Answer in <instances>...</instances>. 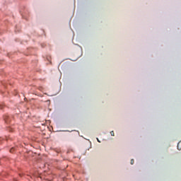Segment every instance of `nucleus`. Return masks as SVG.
<instances>
[{"label": "nucleus", "mask_w": 181, "mask_h": 181, "mask_svg": "<svg viewBox=\"0 0 181 181\" xmlns=\"http://www.w3.org/2000/svg\"><path fill=\"white\" fill-rule=\"evenodd\" d=\"M4 121L7 124H9V117L8 116H4Z\"/></svg>", "instance_id": "nucleus-1"}, {"label": "nucleus", "mask_w": 181, "mask_h": 181, "mask_svg": "<svg viewBox=\"0 0 181 181\" xmlns=\"http://www.w3.org/2000/svg\"><path fill=\"white\" fill-rule=\"evenodd\" d=\"M177 148L178 151H181V141L177 144Z\"/></svg>", "instance_id": "nucleus-2"}, {"label": "nucleus", "mask_w": 181, "mask_h": 181, "mask_svg": "<svg viewBox=\"0 0 181 181\" xmlns=\"http://www.w3.org/2000/svg\"><path fill=\"white\" fill-rule=\"evenodd\" d=\"M15 149H16V148H13H13H11V150H10V152H11V153H13V152H14Z\"/></svg>", "instance_id": "nucleus-3"}, {"label": "nucleus", "mask_w": 181, "mask_h": 181, "mask_svg": "<svg viewBox=\"0 0 181 181\" xmlns=\"http://www.w3.org/2000/svg\"><path fill=\"white\" fill-rule=\"evenodd\" d=\"M110 135L115 136V134H114V131L110 132Z\"/></svg>", "instance_id": "nucleus-4"}, {"label": "nucleus", "mask_w": 181, "mask_h": 181, "mask_svg": "<svg viewBox=\"0 0 181 181\" xmlns=\"http://www.w3.org/2000/svg\"><path fill=\"white\" fill-rule=\"evenodd\" d=\"M38 90H40V91H42V90H43V87L40 86V87L38 88Z\"/></svg>", "instance_id": "nucleus-5"}, {"label": "nucleus", "mask_w": 181, "mask_h": 181, "mask_svg": "<svg viewBox=\"0 0 181 181\" xmlns=\"http://www.w3.org/2000/svg\"><path fill=\"white\" fill-rule=\"evenodd\" d=\"M131 165H134V159L131 160Z\"/></svg>", "instance_id": "nucleus-6"}, {"label": "nucleus", "mask_w": 181, "mask_h": 181, "mask_svg": "<svg viewBox=\"0 0 181 181\" xmlns=\"http://www.w3.org/2000/svg\"><path fill=\"white\" fill-rule=\"evenodd\" d=\"M0 108L2 109V106L0 105Z\"/></svg>", "instance_id": "nucleus-7"}]
</instances>
